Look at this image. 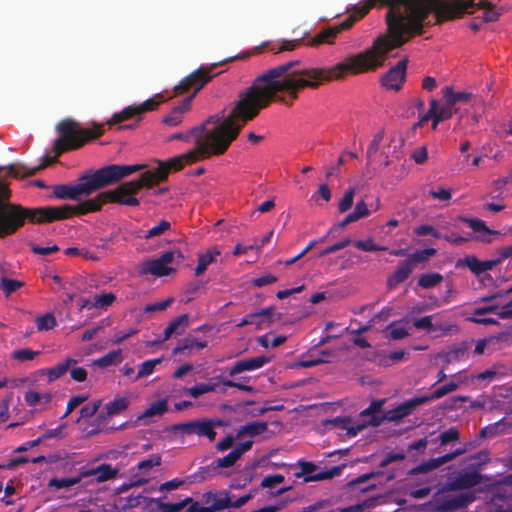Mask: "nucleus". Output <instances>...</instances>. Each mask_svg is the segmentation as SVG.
Masks as SVG:
<instances>
[{
    "label": "nucleus",
    "mask_w": 512,
    "mask_h": 512,
    "mask_svg": "<svg viewBox=\"0 0 512 512\" xmlns=\"http://www.w3.org/2000/svg\"><path fill=\"white\" fill-rule=\"evenodd\" d=\"M291 61L274 67L255 79L253 85L239 94V99L230 114L222 120L215 115L186 133H177L169 141L194 139L197 148L198 138H204L208 146H223V153L237 137L244 124L256 117L259 111L267 107L273 99L285 101V95L291 100L298 96L303 88H317L325 81L339 80L350 72L352 74L372 71L380 67V36L365 51L347 57L343 62L330 68H303L292 70L297 64Z\"/></svg>",
    "instance_id": "nucleus-1"
},
{
    "label": "nucleus",
    "mask_w": 512,
    "mask_h": 512,
    "mask_svg": "<svg viewBox=\"0 0 512 512\" xmlns=\"http://www.w3.org/2000/svg\"><path fill=\"white\" fill-rule=\"evenodd\" d=\"M223 154V146L211 147L205 142V139L198 138L197 148L179 156L168 159L167 161H158V167L152 171L148 170L140 175L137 180L128 181L120 184L113 190L99 193L94 197V201L88 203L90 209L100 210L102 205L107 202H113L127 206H138L139 200L135 197L138 190L143 187H152L164 181L170 171L181 170L186 163H194L201 159H206L212 155Z\"/></svg>",
    "instance_id": "nucleus-2"
},
{
    "label": "nucleus",
    "mask_w": 512,
    "mask_h": 512,
    "mask_svg": "<svg viewBox=\"0 0 512 512\" xmlns=\"http://www.w3.org/2000/svg\"><path fill=\"white\" fill-rule=\"evenodd\" d=\"M94 198L86 200L78 205H64L61 207H40L25 209L20 205L7 204L0 206V238L15 233L28 220L31 223L52 222L69 218L74 214H86L98 211L90 209L88 203Z\"/></svg>",
    "instance_id": "nucleus-3"
},
{
    "label": "nucleus",
    "mask_w": 512,
    "mask_h": 512,
    "mask_svg": "<svg viewBox=\"0 0 512 512\" xmlns=\"http://www.w3.org/2000/svg\"><path fill=\"white\" fill-rule=\"evenodd\" d=\"M380 403H372L367 409L363 410L355 419L351 417H336L326 421V425L331 429L339 431V435L348 438L355 437L359 432L363 431L369 426H378L381 423V418L376 415L380 410Z\"/></svg>",
    "instance_id": "nucleus-4"
},
{
    "label": "nucleus",
    "mask_w": 512,
    "mask_h": 512,
    "mask_svg": "<svg viewBox=\"0 0 512 512\" xmlns=\"http://www.w3.org/2000/svg\"><path fill=\"white\" fill-rule=\"evenodd\" d=\"M380 403H372L367 409L363 410L355 419L351 417H336L326 421V425L331 429L339 431V435L348 438L355 437L359 432L363 431L369 426H378L381 423V418L376 415L380 410Z\"/></svg>",
    "instance_id": "nucleus-5"
},
{
    "label": "nucleus",
    "mask_w": 512,
    "mask_h": 512,
    "mask_svg": "<svg viewBox=\"0 0 512 512\" xmlns=\"http://www.w3.org/2000/svg\"><path fill=\"white\" fill-rule=\"evenodd\" d=\"M208 72L209 71L207 69L200 68L183 79L181 83L175 87V91L177 93L187 92L192 88H194V92L181 104L176 106L168 115H166L163 118V123L168 126L175 127L182 122L183 114L189 111L193 97L211 79V76L208 75Z\"/></svg>",
    "instance_id": "nucleus-6"
},
{
    "label": "nucleus",
    "mask_w": 512,
    "mask_h": 512,
    "mask_svg": "<svg viewBox=\"0 0 512 512\" xmlns=\"http://www.w3.org/2000/svg\"><path fill=\"white\" fill-rule=\"evenodd\" d=\"M57 130L59 137L55 141V150L58 154L81 147L87 140L102 135L101 126H97L95 130L78 129V124L72 120H64L58 124Z\"/></svg>",
    "instance_id": "nucleus-7"
},
{
    "label": "nucleus",
    "mask_w": 512,
    "mask_h": 512,
    "mask_svg": "<svg viewBox=\"0 0 512 512\" xmlns=\"http://www.w3.org/2000/svg\"><path fill=\"white\" fill-rule=\"evenodd\" d=\"M184 259L179 250L164 252L160 257L147 260L139 264L138 270L142 275L151 274L155 277L170 275L175 271L173 264H177Z\"/></svg>",
    "instance_id": "nucleus-8"
},
{
    "label": "nucleus",
    "mask_w": 512,
    "mask_h": 512,
    "mask_svg": "<svg viewBox=\"0 0 512 512\" xmlns=\"http://www.w3.org/2000/svg\"><path fill=\"white\" fill-rule=\"evenodd\" d=\"M146 166L142 164L135 165H109L103 167L93 173L99 188L112 185L121 179L144 169Z\"/></svg>",
    "instance_id": "nucleus-9"
},
{
    "label": "nucleus",
    "mask_w": 512,
    "mask_h": 512,
    "mask_svg": "<svg viewBox=\"0 0 512 512\" xmlns=\"http://www.w3.org/2000/svg\"><path fill=\"white\" fill-rule=\"evenodd\" d=\"M407 60L399 61L381 78V83L386 89L398 91L401 89L406 76Z\"/></svg>",
    "instance_id": "nucleus-10"
},
{
    "label": "nucleus",
    "mask_w": 512,
    "mask_h": 512,
    "mask_svg": "<svg viewBox=\"0 0 512 512\" xmlns=\"http://www.w3.org/2000/svg\"><path fill=\"white\" fill-rule=\"evenodd\" d=\"M180 429L186 434H195L198 436H206L210 441L216 437L214 423L212 420L203 419L184 423L180 425Z\"/></svg>",
    "instance_id": "nucleus-11"
},
{
    "label": "nucleus",
    "mask_w": 512,
    "mask_h": 512,
    "mask_svg": "<svg viewBox=\"0 0 512 512\" xmlns=\"http://www.w3.org/2000/svg\"><path fill=\"white\" fill-rule=\"evenodd\" d=\"M168 410V398H162L149 404V406L137 417V421L143 425L150 424L154 418L161 417Z\"/></svg>",
    "instance_id": "nucleus-12"
},
{
    "label": "nucleus",
    "mask_w": 512,
    "mask_h": 512,
    "mask_svg": "<svg viewBox=\"0 0 512 512\" xmlns=\"http://www.w3.org/2000/svg\"><path fill=\"white\" fill-rule=\"evenodd\" d=\"M119 468L110 464H101L95 468H91L81 472L82 478L93 477L96 482L102 483L117 477Z\"/></svg>",
    "instance_id": "nucleus-13"
},
{
    "label": "nucleus",
    "mask_w": 512,
    "mask_h": 512,
    "mask_svg": "<svg viewBox=\"0 0 512 512\" xmlns=\"http://www.w3.org/2000/svg\"><path fill=\"white\" fill-rule=\"evenodd\" d=\"M465 452H466V449L459 448V449H456L452 453L443 455V456L438 457V458L430 459L429 461H427L425 463H422L421 465L415 467L412 470V473L413 474H418V473L429 472V471H431L433 469H436V468L440 467L441 465H443V464H445L447 462L452 461L453 459H455L456 457L464 454Z\"/></svg>",
    "instance_id": "nucleus-14"
},
{
    "label": "nucleus",
    "mask_w": 512,
    "mask_h": 512,
    "mask_svg": "<svg viewBox=\"0 0 512 512\" xmlns=\"http://www.w3.org/2000/svg\"><path fill=\"white\" fill-rule=\"evenodd\" d=\"M252 447V441H246L237 444L233 450L226 456L218 458L214 463L216 468H229L233 466L238 459Z\"/></svg>",
    "instance_id": "nucleus-15"
},
{
    "label": "nucleus",
    "mask_w": 512,
    "mask_h": 512,
    "mask_svg": "<svg viewBox=\"0 0 512 512\" xmlns=\"http://www.w3.org/2000/svg\"><path fill=\"white\" fill-rule=\"evenodd\" d=\"M466 223L475 233V239L481 242L489 243L492 241V236L499 235V232L489 229L485 223L479 219L460 218Z\"/></svg>",
    "instance_id": "nucleus-16"
},
{
    "label": "nucleus",
    "mask_w": 512,
    "mask_h": 512,
    "mask_svg": "<svg viewBox=\"0 0 512 512\" xmlns=\"http://www.w3.org/2000/svg\"><path fill=\"white\" fill-rule=\"evenodd\" d=\"M270 361L269 358L265 356H258L249 359L240 360L235 363V365L230 369L229 375L235 376L244 371H252L261 368L266 363Z\"/></svg>",
    "instance_id": "nucleus-17"
},
{
    "label": "nucleus",
    "mask_w": 512,
    "mask_h": 512,
    "mask_svg": "<svg viewBox=\"0 0 512 512\" xmlns=\"http://www.w3.org/2000/svg\"><path fill=\"white\" fill-rule=\"evenodd\" d=\"M76 363L77 361L75 359L67 358L64 361L58 363L56 366L48 369H43L39 373L41 375L47 376L48 382L51 383L62 377L68 371V369L72 365H75Z\"/></svg>",
    "instance_id": "nucleus-18"
},
{
    "label": "nucleus",
    "mask_w": 512,
    "mask_h": 512,
    "mask_svg": "<svg viewBox=\"0 0 512 512\" xmlns=\"http://www.w3.org/2000/svg\"><path fill=\"white\" fill-rule=\"evenodd\" d=\"M189 317L187 314L180 315L173 319L164 330L163 341L168 340L172 335H181L188 326Z\"/></svg>",
    "instance_id": "nucleus-19"
},
{
    "label": "nucleus",
    "mask_w": 512,
    "mask_h": 512,
    "mask_svg": "<svg viewBox=\"0 0 512 512\" xmlns=\"http://www.w3.org/2000/svg\"><path fill=\"white\" fill-rule=\"evenodd\" d=\"M268 428V424L264 421H256L241 426L236 434L237 439H243L245 437H255L264 433Z\"/></svg>",
    "instance_id": "nucleus-20"
},
{
    "label": "nucleus",
    "mask_w": 512,
    "mask_h": 512,
    "mask_svg": "<svg viewBox=\"0 0 512 512\" xmlns=\"http://www.w3.org/2000/svg\"><path fill=\"white\" fill-rule=\"evenodd\" d=\"M500 262V259L480 261L476 257H467L464 260L465 265L476 275L491 270L495 265Z\"/></svg>",
    "instance_id": "nucleus-21"
},
{
    "label": "nucleus",
    "mask_w": 512,
    "mask_h": 512,
    "mask_svg": "<svg viewBox=\"0 0 512 512\" xmlns=\"http://www.w3.org/2000/svg\"><path fill=\"white\" fill-rule=\"evenodd\" d=\"M338 34V28L329 27L317 33L313 38L310 39L308 44L312 47L318 46L320 44L331 45L335 42Z\"/></svg>",
    "instance_id": "nucleus-22"
},
{
    "label": "nucleus",
    "mask_w": 512,
    "mask_h": 512,
    "mask_svg": "<svg viewBox=\"0 0 512 512\" xmlns=\"http://www.w3.org/2000/svg\"><path fill=\"white\" fill-rule=\"evenodd\" d=\"M128 405L129 400L126 397L115 398L113 401L106 404L105 415L101 413L100 416L103 417L104 419L111 418L126 410Z\"/></svg>",
    "instance_id": "nucleus-23"
},
{
    "label": "nucleus",
    "mask_w": 512,
    "mask_h": 512,
    "mask_svg": "<svg viewBox=\"0 0 512 512\" xmlns=\"http://www.w3.org/2000/svg\"><path fill=\"white\" fill-rule=\"evenodd\" d=\"M412 270L413 268L410 266L409 262H406L405 260L402 261L394 274L389 277L387 281L388 285L390 287H395L402 283L409 277Z\"/></svg>",
    "instance_id": "nucleus-24"
},
{
    "label": "nucleus",
    "mask_w": 512,
    "mask_h": 512,
    "mask_svg": "<svg viewBox=\"0 0 512 512\" xmlns=\"http://www.w3.org/2000/svg\"><path fill=\"white\" fill-rule=\"evenodd\" d=\"M99 189L100 188L93 174L82 177L77 183L79 199L82 196H88Z\"/></svg>",
    "instance_id": "nucleus-25"
},
{
    "label": "nucleus",
    "mask_w": 512,
    "mask_h": 512,
    "mask_svg": "<svg viewBox=\"0 0 512 512\" xmlns=\"http://www.w3.org/2000/svg\"><path fill=\"white\" fill-rule=\"evenodd\" d=\"M425 403H427V398H425L424 396L409 399L408 401L404 402L403 404L397 407V409L395 410L396 417L408 416L414 411V409L417 406Z\"/></svg>",
    "instance_id": "nucleus-26"
},
{
    "label": "nucleus",
    "mask_w": 512,
    "mask_h": 512,
    "mask_svg": "<svg viewBox=\"0 0 512 512\" xmlns=\"http://www.w3.org/2000/svg\"><path fill=\"white\" fill-rule=\"evenodd\" d=\"M481 482V476L476 472H468L459 476L455 482L454 486L457 489H468L470 487L476 486Z\"/></svg>",
    "instance_id": "nucleus-27"
},
{
    "label": "nucleus",
    "mask_w": 512,
    "mask_h": 512,
    "mask_svg": "<svg viewBox=\"0 0 512 512\" xmlns=\"http://www.w3.org/2000/svg\"><path fill=\"white\" fill-rule=\"evenodd\" d=\"M54 195L59 199L78 200L77 184L73 185H56L53 188Z\"/></svg>",
    "instance_id": "nucleus-28"
},
{
    "label": "nucleus",
    "mask_w": 512,
    "mask_h": 512,
    "mask_svg": "<svg viewBox=\"0 0 512 512\" xmlns=\"http://www.w3.org/2000/svg\"><path fill=\"white\" fill-rule=\"evenodd\" d=\"M443 97L447 104L454 106L458 102H467L471 98V93L455 92L451 87H445Z\"/></svg>",
    "instance_id": "nucleus-29"
},
{
    "label": "nucleus",
    "mask_w": 512,
    "mask_h": 512,
    "mask_svg": "<svg viewBox=\"0 0 512 512\" xmlns=\"http://www.w3.org/2000/svg\"><path fill=\"white\" fill-rule=\"evenodd\" d=\"M122 361L121 350H113L93 361V364L98 367H108L111 365H117Z\"/></svg>",
    "instance_id": "nucleus-30"
},
{
    "label": "nucleus",
    "mask_w": 512,
    "mask_h": 512,
    "mask_svg": "<svg viewBox=\"0 0 512 512\" xmlns=\"http://www.w3.org/2000/svg\"><path fill=\"white\" fill-rule=\"evenodd\" d=\"M460 382L461 381H458V382L451 381V382H449V383H447V384H445L443 386L438 387L431 394L424 395V397L427 398V402L440 399L443 396H445V395H447V394H449L451 392L456 391L458 389V386H459Z\"/></svg>",
    "instance_id": "nucleus-31"
},
{
    "label": "nucleus",
    "mask_w": 512,
    "mask_h": 512,
    "mask_svg": "<svg viewBox=\"0 0 512 512\" xmlns=\"http://www.w3.org/2000/svg\"><path fill=\"white\" fill-rule=\"evenodd\" d=\"M457 331L458 326L456 324H451L446 321H442L438 319V315H436V318L433 320L432 333H435L436 336H443Z\"/></svg>",
    "instance_id": "nucleus-32"
},
{
    "label": "nucleus",
    "mask_w": 512,
    "mask_h": 512,
    "mask_svg": "<svg viewBox=\"0 0 512 512\" xmlns=\"http://www.w3.org/2000/svg\"><path fill=\"white\" fill-rule=\"evenodd\" d=\"M161 464V457L158 454H154L149 456L147 459L142 460L138 463L137 469L139 471V474L142 475L141 477H145L149 474V471L154 468L158 467Z\"/></svg>",
    "instance_id": "nucleus-33"
},
{
    "label": "nucleus",
    "mask_w": 512,
    "mask_h": 512,
    "mask_svg": "<svg viewBox=\"0 0 512 512\" xmlns=\"http://www.w3.org/2000/svg\"><path fill=\"white\" fill-rule=\"evenodd\" d=\"M435 254L436 250L434 248L418 250L410 254L405 261L409 262L410 266L413 268L415 264L425 262Z\"/></svg>",
    "instance_id": "nucleus-34"
},
{
    "label": "nucleus",
    "mask_w": 512,
    "mask_h": 512,
    "mask_svg": "<svg viewBox=\"0 0 512 512\" xmlns=\"http://www.w3.org/2000/svg\"><path fill=\"white\" fill-rule=\"evenodd\" d=\"M371 211L369 210L364 199H360L355 206L353 212L348 214V221H358L361 218L368 217Z\"/></svg>",
    "instance_id": "nucleus-35"
},
{
    "label": "nucleus",
    "mask_w": 512,
    "mask_h": 512,
    "mask_svg": "<svg viewBox=\"0 0 512 512\" xmlns=\"http://www.w3.org/2000/svg\"><path fill=\"white\" fill-rule=\"evenodd\" d=\"M81 475L79 477H71V478H52L49 480L48 486L53 487L55 489H67L81 481Z\"/></svg>",
    "instance_id": "nucleus-36"
},
{
    "label": "nucleus",
    "mask_w": 512,
    "mask_h": 512,
    "mask_svg": "<svg viewBox=\"0 0 512 512\" xmlns=\"http://www.w3.org/2000/svg\"><path fill=\"white\" fill-rule=\"evenodd\" d=\"M206 347V342L197 341L194 338H186L182 343L173 349V354L177 355L183 353L185 350L203 349Z\"/></svg>",
    "instance_id": "nucleus-37"
},
{
    "label": "nucleus",
    "mask_w": 512,
    "mask_h": 512,
    "mask_svg": "<svg viewBox=\"0 0 512 512\" xmlns=\"http://www.w3.org/2000/svg\"><path fill=\"white\" fill-rule=\"evenodd\" d=\"M35 322L39 331H48L54 328L57 324L56 318L52 313H46L37 317Z\"/></svg>",
    "instance_id": "nucleus-38"
},
{
    "label": "nucleus",
    "mask_w": 512,
    "mask_h": 512,
    "mask_svg": "<svg viewBox=\"0 0 512 512\" xmlns=\"http://www.w3.org/2000/svg\"><path fill=\"white\" fill-rule=\"evenodd\" d=\"M474 500L472 493H461L447 502V506L450 509H457L466 506Z\"/></svg>",
    "instance_id": "nucleus-39"
},
{
    "label": "nucleus",
    "mask_w": 512,
    "mask_h": 512,
    "mask_svg": "<svg viewBox=\"0 0 512 512\" xmlns=\"http://www.w3.org/2000/svg\"><path fill=\"white\" fill-rule=\"evenodd\" d=\"M144 499L142 495H130L128 497H119L116 501V506L121 509H130L138 507Z\"/></svg>",
    "instance_id": "nucleus-40"
},
{
    "label": "nucleus",
    "mask_w": 512,
    "mask_h": 512,
    "mask_svg": "<svg viewBox=\"0 0 512 512\" xmlns=\"http://www.w3.org/2000/svg\"><path fill=\"white\" fill-rule=\"evenodd\" d=\"M356 194V187H350L340 199L338 210L340 213L347 212L353 205L354 197Z\"/></svg>",
    "instance_id": "nucleus-41"
},
{
    "label": "nucleus",
    "mask_w": 512,
    "mask_h": 512,
    "mask_svg": "<svg viewBox=\"0 0 512 512\" xmlns=\"http://www.w3.org/2000/svg\"><path fill=\"white\" fill-rule=\"evenodd\" d=\"M216 389V384L199 383L193 387L186 388L185 392L190 396L197 398L200 395L210 393Z\"/></svg>",
    "instance_id": "nucleus-42"
},
{
    "label": "nucleus",
    "mask_w": 512,
    "mask_h": 512,
    "mask_svg": "<svg viewBox=\"0 0 512 512\" xmlns=\"http://www.w3.org/2000/svg\"><path fill=\"white\" fill-rule=\"evenodd\" d=\"M162 362V358H157V359H153V360H147L145 362H143L140 366H139V370H138V373L135 377V380H138L140 378H143L145 376H148L150 375L155 367L160 364Z\"/></svg>",
    "instance_id": "nucleus-43"
},
{
    "label": "nucleus",
    "mask_w": 512,
    "mask_h": 512,
    "mask_svg": "<svg viewBox=\"0 0 512 512\" xmlns=\"http://www.w3.org/2000/svg\"><path fill=\"white\" fill-rule=\"evenodd\" d=\"M443 280V276L439 273L423 274L418 281V284L423 288H431L438 285Z\"/></svg>",
    "instance_id": "nucleus-44"
},
{
    "label": "nucleus",
    "mask_w": 512,
    "mask_h": 512,
    "mask_svg": "<svg viewBox=\"0 0 512 512\" xmlns=\"http://www.w3.org/2000/svg\"><path fill=\"white\" fill-rule=\"evenodd\" d=\"M50 161H46L45 163L41 164L38 167L32 168L27 170L24 166L20 165H11L9 167V173L13 175L14 177H19L20 175H34L37 171L41 170L42 168L46 167V165L49 164Z\"/></svg>",
    "instance_id": "nucleus-45"
},
{
    "label": "nucleus",
    "mask_w": 512,
    "mask_h": 512,
    "mask_svg": "<svg viewBox=\"0 0 512 512\" xmlns=\"http://www.w3.org/2000/svg\"><path fill=\"white\" fill-rule=\"evenodd\" d=\"M456 112V110L453 108V105H449L445 102V105L440 106L439 103L436 101V107H435V115H436V121H444L452 117V115Z\"/></svg>",
    "instance_id": "nucleus-46"
},
{
    "label": "nucleus",
    "mask_w": 512,
    "mask_h": 512,
    "mask_svg": "<svg viewBox=\"0 0 512 512\" xmlns=\"http://www.w3.org/2000/svg\"><path fill=\"white\" fill-rule=\"evenodd\" d=\"M138 115L136 106H129L122 110L120 113H116L109 120V124L119 123L130 119L131 117Z\"/></svg>",
    "instance_id": "nucleus-47"
},
{
    "label": "nucleus",
    "mask_w": 512,
    "mask_h": 512,
    "mask_svg": "<svg viewBox=\"0 0 512 512\" xmlns=\"http://www.w3.org/2000/svg\"><path fill=\"white\" fill-rule=\"evenodd\" d=\"M171 227V224L167 220H161L157 225L149 229L144 235L145 239H150L153 237L160 236L168 231Z\"/></svg>",
    "instance_id": "nucleus-48"
},
{
    "label": "nucleus",
    "mask_w": 512,
    "mask_h": 512,
    "mask_svg": "<svg viewBox=\"0 0 512 512\" xmlns=\"http://www.w3.org/2000/svg\"><path fill=\"white\" fill-rule=\"evenodd\" d=\"M286 339L287 337L282 335L273 337L272 339H270L269 335H262L258 337L257 342L264 348H268L269 346L278 347L283 344Z\"/></svg>",
    "instance_id": "nucleus-49"
},
{
    "label": "nucleus",
    "mask_w": 512,
    "mask_h": 512,
    "mask_svg": "<svg viewBox=\"0 0 512 512\" xmlns=\"http://www.w3.org/2000/svg\"><path fill=\"white\" fill-rule=\"evenodd\" d=\"M116 299L113 293H104L93 297L92 306L95 308H105L110 306Z\"/></svg>",
    "instance_id": "nucleus-50"
},
{
    "label": "nucleus",
    "mask_w": 512,
    "mask_h": 512,
    "mask_svg": "<svg viewBox=\"0 0 512 512\" xmlns=\"http://www.w3.org/2000/svg\"><path fill=\"white\" fill-rule=\"evenodd\" d=\"M429 196L442 202H448L452 197L450 188L437 187L429 190Z\"/></svg>",
    "instance_id": "nucleus-51"
},
{
    "label": "nucleus",
    "mask_w": 512,
    "mask_h": 512,
    "mask_svg": "<svg viewBox=\"0 0 512 512\" xmlns=\"http://www.w3.org/2000/svg\"><path fill=\"white\" fill-rule=\"evenodd\" d=\"M38 354V351H33L30 349H20L14 351L11 356L13 359H16L20 362H25L33 360Z\"/></svg>",
    "instance_id": "nucleus-52"
},
{
    "label": "nucleus",
    "mask_w": 512,
    "mask_h": 512,
    "mask_svg": "<svg viewBox=\"0 0 512 512\" xmlns=\"http://www.w3.org/2000/svg\"><path fill=\"white\" fill-rule=\"evenodd\" d=\"M158 98H161L160 94H157L153 98H150V99L146 100L145 102H143L142 104L137 105L136 108H137L138 115L141 113L147 112V111L155 110L160 103V100H157Z\"/></svg>",
    "instance_id": "nucleus-53"
},
{
    "label": "nucleus",
    "mask_w": 512,
    "mask_h": 512,
    "mask_svg": "<svg viewBox=\"0 0 512 512\" xmlns=\"http://www.w3.org/2000/svg\"><path fill=\"white\" fill-rule=\"evenodd\" d=\"M435 318H436V315L424 316L422 318L415 320L413 325L417 329H424V330H426V332L432 333L433 320Z\"/></svg>",
    "instance_id": "nucleus-54"
},
{
    "label": "nucleus",
    "mask_w": 512,
    "mask_h": 512,
    "mask_svg": "<svg viewBox=\"0 0 512 512\" xmlns=\"http://www.w3.org/2000/svg\"><path fill=\"white\" fill-rule=\"evenodd\" d=\"M354 245L358 249L363 250V251H385V250H387L386 247L378 246V245L374 244L372 239H367L364 241H362V240L355 241Z\"/></svg>",
    "instance_id": "nucleus-55"
},
{
    "label": "nucleus",
    "mask_w": 512,
    "mask_h": 512,
    "mask_svg": "<svg viewBox=\"0 0 512 512\" xmlns=\"http://www.w3.org/2000/svg\"><path fill=\"white\" fill-rule=\"evenodd\" d=\"M502 375H504V372H502L499 367L494 366L484 372H481V373L475 375L474 377L479 380L492 381L495 378L502 376Z\"/></svg>",
    "instance_id": "nucleus-56"
},
{
    "label": "nucleus",
    "mask_w": 512,
    "mask_h": 512,
    "mask_svg": "<svg viewBox=\"0 0 512 512\" xmlns=\"http://www.w3.org/2000/svg\"><path fill=\"white\" fill-rule=\"evenodd\" d=\"M458 439H459V432L456 428H450L449 430L441 433L439 436L441 445H447L453 441H457Z\"/></svg>",
    "instance_id": "nucleus-57"
},
{
    "label": "nucleus",
    "mask_w": 512,
    "mask_h": 512,
    "mask_svg": "<svg viewBox=\"0 0 512 512\" xmlns=\"http://www.w3.org/2000/svg\"><path fill=\"white\" fill-rule=\"evenodd\" d=\"M212 262H213V260H212L211 255H207L206 253L200 254L198 256V265L195 269V274L197 276L203 274L205 272V270L207 269V266Z\"/></svg>",
    "instance_id": "nucleus-58"
},
{
    "label": "nucleus",
    "mask_w": 512,
    "mask_h": 512,
    "mask_svg": "<svg viewBox=\"0 0 512 512\" xmlns=\"http://www.w3.org/2000/svg\"><path fill=\"white\" fill-rule=\"evenodd\" d=\"M22 285H23L22 282H20L18 280H14V279L2 278V280H1V286L7 294H10V293L16 291Z\"/></svg>",
    "instance_id": "nucleus-59"
},
{
    "label": "nucleus",
    "mask_w": 512,
    "mask_h": 512,
    "mask_svg": "<svg viewBox=\"0 0 512 512\" xmlns=\"http://www.w3.org/2000/svg\"><path fill=\"white\" fill-rule=\"evenodd\" d=\"M283 481H284V476H282L280 474L269 475V476H266L262 480L261 485L263 487L272 488V487H275L276 485L282 483Z\"/></svg>",
    "instance_id": "nucleus-60"
},
{
    "label": "nucleus",
    "mask_w": 512,
    "mask_h": 512,
    "mask_svg": "<svg viewBox=\"0 0 512 512\" xmlns=\"http://www.w3.org/2000/svg\"><path fill=\"white\" fill-rule=\"evenodd\" d=\"M99 406H100L99 401L92 402V403L85 405L84 407H82V409L80 411L81 417L82 418L92 417L98 411Z\"/></svg>",
    "instance_id": "nucleus-61"
},
{
    "label": "nucleus",
    "mask_w": 512,
    "mask_h": 512,
    "mask_svg": "<svg viewBox=\"0 0 512 512\" xmlns=\"http://www.w3.org/2000/svg\"><path fill=\"white\" fill-rule=\"evenodd\" d=\"M173 302L172 298H169L167 300L157 302L154 304L146 305L144 308L145 312H155V311H163L165 310L171 303Z\"/></svg>",
    "instance_id": "nucleus-62"
},
{
    "label": "nucleus",
    "mask_w": 512,
    "mask_h": 512,
    "mask_svg": "<svg viewBox=\"0 0 512 512\" xmlns=\"http://www.w3.org/2000/svg\"><path fill=\"white\" fill-rule=\"evenodd\" d=\"M11 398L12 395L10 394L0 401V420L2 421H7L9 418V404Z\"/></svg>",
    "instance_id": "nucleus-63"
},
{
    "label": "nucleus",
    "mask_w": 512,
    "mask_h": 512,
    "mask_svg": "<svg viewBox=\"0 0 512 512\" xmlns=\"http://www.w3.org/2000/svg\"><path fill=\"white\" fill-rule=\"evenodd\" d=\"M87 397L85 396H74L70 399L67 405V409L65 414L63 415V418L67 417L74 409H76L78 406H80Z\"/></svg>",
    "instance_id": "nucleus-64"
}]
</instances>
